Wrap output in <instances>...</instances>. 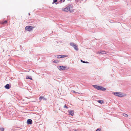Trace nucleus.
<instances>
[{
  "label": "nucleus",
  "mask_w": 131,
  "mask_h": 131,
  "mask_svg": "<svg viewBox=\"0 0 131 131\" xmlns=\"http://www.w3.org/2000/svg\"><path fill=\"white\" fill-rule=\"evenodd\" d=\"M53 0V1L52 2V4H53L54 3L56 2L57 1V0Z\"/></svg>",
  "instance_id": "obj_18"
},
{
  "label": "nucleus",
  "mask_w": 131,
  "mask_h": 131,
  "mask_svg": "<svg viewBox=\"0 0 131 131\" xmlns=\"http://www.w3.org/2000/svg\"><path fill=\"white\" fill-rule=\"evenodd\" d=\"M58 68L60 70H64L66 68L63 66H59L58 67Z\"/></svg>",
  "instance_id": "obj_6"
},
{
  "label": "nucleus",
  "mask_w": 131,
  "mask_h": 131,
  "mask_svg": "<svg viewBox=\"0 0 131 131\" xmlns=\"http://www.w3.org/2000/svg\"><path fill=\"white\" fill-rule=\"evenodd\" d=\"M101 130V128H100L96 130V131H100Z\"/></svg>",
  "instance_id": "obj_20"
},
{
  "label": "nucleus",
  "mask_w": 131,
  "mask_h": 131,
  "mask_svg": "<svg viewBox=\"0 0 131 131\" xmlns=\"http://www.w3.org/2000/svg\"><path fill=\"white\" fill-rule=\"evenodd\" d=\"M123 115L125 117H127L128 116V115L124 113L123 114Z\"/></svg>",
  "instance_id": "obj_14"
},
{
  "label": "nucleus",
  "mask_w": 131,
  "mask_h": 131,
  "mask_svg": "<svg viewBox=\"0 0 131 131\" xmlns=\"http://www.w3.org/2000/svg\"><path fill=\"white\" fill-rule=\"evenodd\" d=\"M26 79H30V80H32V78H30L29 76H27L26 77Z\"/></svg>",
  "instance_id": "obj_13"
},
{
  "label": "nucleus",
  "mask_w": 131,
  "mask_h": 131,
  "mask_svg": "<svg viewBox=\"0 0 131 131\" xmlns=\"http://www.w3.org/2000/svg\"><path fill=\"white\" fill-rule=\"evenodd\" d=\"M43 98V97H42L41 96H40V97H39V100H40V101H41V100Z\"/></svg>",
  "instance_id": "obj_16"
},
{
  "label": "nucleus",
  "mask_w": 131,
  "mask_h": 131,
  "mask_svg": "<svg viewBox=\"0 0 131 131\" xmlns=\"http://www.w3.org/2000/svg\"><path fill=\"white\" fill-rule=\"evenodd\" d=\"M97 102L101 104H102L103 103V101L102 100H98L97 101Z\"/></svg>",
  "instance_id": "obj_12"
},
{
  "label": "nucleus",
  "mask_w": 131,
  "mask_h": 131,
  "mask_svg": "<svg viewBox=\"0 0 131 131\" xmlns=\"http://www.w3.org/2000/svg\"><path fill=\"white\" fill-rule=\"evenodd\" d=\"M64 108H66L67 109L68 108L67 106L66 105V104L64 105Z\"/></svg>",
  "instance_id": "obj_21"
},
{
  "label": "nucleus",
  "mask_w": 131,
  "mask_h": 131,
  "mask_svg": "<svg viewBox=\"0 0 131 131\" xmlns=\"http://www.w3.org/2000/svg\"><path fill=\"white\" fill-rule=\"evenodd\" d=\"M34 28V27L32 26H27L25 27V29L29 31H30L32 30Z\"/></svg>",
  "instance_id": "obj_2"
},
{
  "label": "nucleus",
  "mask_w": 131,
  "mask_h": 131,
  "mask_svg": "<svg viewBox=\"0 0 131 131\" xmlns=\"http://www.w3.org/2000/svg\"><path fill=\"white\" fill-rule=\"evenodd\" d=\"M27 123L28 124H31L32 123V121L30 119H28L27 121Z\"/></svg>",
  "instance_id": "obj_8"
},
{
  "label": "nucleus",
  "mask_w": 131,
  "mask_h": 131,
  "mask_svg": "<svg viewBox=\"0 0 131 131\" xmlns=\"http://www.w3.org/2000/svg\"><path fill=\"white\" fill-rule=\"evenodd\" d=\"M115 95L120 97H123L124 96L123 93L121 92H115Z\"/></svg>",
  "instance_id": "obj_4"
},
{
  "label": "nucleus",
  "mask_w": 131,
  "mask_h": 131,
  "mask_svg": "<svg viewBox=\"0 0 131 131\" xmlns=\"http://www.w3.org/2000/svg\"><path fill=\"white\" fill-rule=\"evenodd\" d=\"M61 1H62L63 2H64L65 0H60Z\"/></svg>",
  "instance_id": "obj_24"
},
{
  "label": "nucleus",
  "mask_w": 131,
  "mask_h": 131,
  "mask_svg": "<svg viewBox=\"0 0 131 131\" xmlns=\"http://www.w3.org/2000/svg\"><path fill=\"white\" fill-rule=\"evenodd\" d=\"M64 57V56L63 57V56L60 55L59 56V57H58V58H60Z\"/></svg>",
  "instance_id": "obj_19"
},
{
  "label": "nucleus",
  "mask_w": 131,
  "mask_h": 131,
  "mask_svg": "<svg viewBox=\"0 0 131 131\" xmlns=\"http://www.w3.org/2000/svg\"><path fill=\"white\" fill-rule=\"evenodd\" d=\"M76 131V130H75V131Z\"/></svg>",
  "instance_id": "obj_26"
},
{
  "label": "nucleus",
  "mask_w": 131,
  "mask_h": 131,
  "mask_svg": "<svg viewBox=\"0 0 131 131\" xmlns=\"http://www.w3.org/2000/svg\"><path fill=\"white\" fill-rule=\"evenodd\" d=\"M7 22V20H5V21H3L2 22V24H6Z\"/></svg>",
  "instance_id": "obj_11"
},
{
  "label": "nucleus",
  "mask_w": 131,
  "mask_h": 131,
  "mask_svg": "<svg viewBox=\"0 0 131 131\" xmlns=\"http://www.w3.org/2000/svg\"><path fill=\"white\" fill-rule=\"evenodd\" d=\"M5 87L6 89H8L10 88L9 85L8 84H7L5 86Z\"/></svg>",
  "instance_id": "obj_10"
},
{
  "label": "nucleus",
  "mask_w": 131,
  "mask_h": 131,
  "mask_svg": "<svg viewBox=\"0 0 131 131\" xmlns=\"http://www.w3.org/2000/svg\"><path fill=\"white\" fill-rule=\"evenodd\" d=\"M106 53V52L104 51H102L101 52H97V54L101 53L102 54H105Z\"/></svg>",
  "instance_id": "obj_9"
},
{
  "label": "nucleus",
  "mask_w": 131,
  "mask_h": 131,
  "mask_svg": "<svg viewBox=\"0 0 131 131\" xmlns=\"http://www.w3.org/2000/svg\"><path fill=\"white\" fill-rule=\"evenodd\" d=\"M70 45L71 46L73 47L74 49L77 51H78V48L77 46L76 45L73 43H70Z\"/></svg>",
  "instance_id": "obj_3"
},
{
  "label": "nucleus",
  "mask_w": 131,
  "mask_h": 131,
  "mask_svg": "<svg viewBox=\"0 0 131 131\" xmlns=\"http://www.w3.org/2000/svg\"><path fill=\"white\" fill-rule=\"evenodd\" d=\"M70 9V6H68L66 8L62 9L63 11L65 12H68L69 11Z\"/></svg>",
  "instance_id": "obj_5"
},
{
  "label": "nucleus",
  "mask_w": 131,
  "mask_h": 131,
  "mask_svg": "<svg viewBox=\"0 0 131 131\" xmlns=\"http://www.w3.org/2000/svg\"><path fill=\"white\" fill-rule=\"evenodd\" d=\"M58 61L57 60H54L53 61V62L55 63H57L58 62Z\"/></svg>",
  "instance_id": "obj_17"
},
{
  "label": "nucleus",
  "mask_w": 131,
  "mask_h": 131,
  "mask_svg": "<svg viewBox=\"0 0 131 131\" xmlns=\"http://www.w3.org/2000/svg\"><path fill=\"white\" fill-rule=\"evenodd\" d=\"M68 112L69 115H70L72 116H73L74 115V111L73 110H69Z\"/></svg>",
  "instance_id": "obj_7"
},
{
  "label": "nucleus",
  "mask_w": 131,
  "mask_h": 131,
  "mask_svg": "<svg viewBox=\"0 0 131 131\" xmlns=\"http://www.w3.org/2000/svg\"><path fill=\"white\" fill-rule=\"evenodd\" d=\"M93 86L96 89L99 90L105 91L106 90V89L105 88L102 87L101 86H98L97 85H93Z\"/></svg>",
  "instance_id": "obj_1"
},
{
  "label": "nucleus",
  "mask_w": 131,
  "mask_h": 131,
  "mask_svg": "<svg viewBox=\"0 0 131 131\" xmlns=\"http://www.w3.org/2000/svg\"><path fill=\"white\" fill-rule=\"evenodd\" d=\"M73 91V92L74 93H78V92H75V91Z\"/></svg>",
  "instance_id": "obj_23"
},
{
  "label": "nucleus",
  "mask_w": 131,
  "mask_h": 131,
  "mask_svg": "<svg viewBox=\"0 0 131 131\" xmlns=\"http://www.w3.org/2000/svg\"><path fill=\"white\" fill-rule=\"evenodd\" d=\"M113 94H115V93L113 92Z\"/></svg>",
  "instance_id": "obj_25"
},
{
  "label": "nucleus",
  "mask_w": 131,
  "mask_h": 131,
  "mask_svg": "<svg viewBox=\"0 0 131 131\" xmlns=\"http://www.w3.org/2000/svg\"><path fill=\"white\" fill-rule=\"evenodd\" d=\"M1 130L2 131H4V128H1Z\"/></svg>",
  "instance_id": "obj_22"
},
{
  "label": "nucleus",
  "mask_w": 131,
  "mask_h": 131,
  "mask_svg": "<svg viewBox=\"0 0 131 131\" xmlns=\"http://www.w3.org/2000/svg\"><path fill=\"white\" fill-rule=\"evenodd\" d=\"M81 61L82 62H83V63H88V62H85V61H83L82 60H81Z\"/></svg>",
  "instance_id": "obj_15"
}]
</instances>
